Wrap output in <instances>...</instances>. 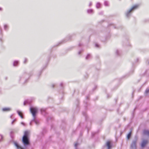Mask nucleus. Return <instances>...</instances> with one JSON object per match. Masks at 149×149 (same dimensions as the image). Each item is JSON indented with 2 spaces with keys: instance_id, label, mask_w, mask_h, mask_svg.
Wrapping results in <instances>:
<instances>
[{
  "instance_id": "nucleus-27",
  "label": "nucleus",
  "mask_w": 149,
  "mask_h": 149,
  "mask_svg": "<svg viewBox=\"0 0 149 149\" xmlns=\"http://www.w3.org/2000/svg\"><path fill=\"white\" fill-rule=\"evenodd\" d=\"M21 124L24 125H25V124L23 122H21Z\"/></svg>"
},
{
  "instance_id": "nucleus-5",
  "label": "nucleus",
  "mask_w": 149,
  "mask_h": 149,
  "mask_svg": "<svg viewBox=\"0 0 149 149\" xmlns=\"http://www.w3.org/2000/svg\"><path fill=\"white\" fill-rule=\"evenodd\" d=\"M148 141L147 140H144L143 141L141 145V147H144L148 143Z\"/></svg>"
},
{
  "instance_id": "nucleus-30",
  "label": "nucleus",
  "mask_w": 149,
  "mask_h": 149,
  "mask_svg": "<svg viewBox=\"0 0 149 149\" xmlns=\"http://www.w3.org/2000/svg\"><path fill=\"white\" fill-rule=\"evenodd\" d=\"M2 10V8L1 7H0V10Z\"/></svg>"
},
{
  "instance_id": "nucleus-23",
  "label": "nucleus",
  "mask_w": 149,
  "mask_h": 149,
  "mask_svg": "<svg viewBox=\"0 0 149 149\" xmlns=\"http://www.w3.org/2000/svg\"><path fill=\"white\" fill-rule=\"evenodd\" d=\"M3 138V136L2 135H0V141H1Z\"/></svg>"
},
{
  "instance_id": "nucleus-29",
  "label": "nucleus",
  "mask_w": 149,
  "mask_h": 149,
  "mask_svg": "<svg viewBox=\"0 0 149 149\" xmlns=\"http://www.w3.org/2000/svg\"><path fill=\"white\" fill-rule=\"evenodd\" d=\"M63 84V83H61L60 84V86H62V85Z\"/></svg>"
},
{
  "instance_id": "nucleus-31",
  "label": "nucleus",
  "mask_w": 149,
  "mask_h": 149,
  "mask_svg": "<svg viewBox=\"0 0 149 149\" xmlns=\"http://www.w3.org/2000/svg\"><path fill=\"white\" fill-rule=\"evenodd\" d=\"M12 115H11V116H10V118H12Z\"/></svg>"
},
{
  "instance_id": "nucleus-19",
  "label": "nucleus",
  "mask_w": 149,
  "mask_h": 149,
  "mask_svg": "<svg viewBox=\"0 0 149 149\" xmlns=\"http://www.w3.org/2000/svg\"><path fill=\"white\" fill-rule=\"evenodd\" d=\"M149 92V89H147L145 91V93H147Z\"/></svg>"
},
{
  "instance_id": "nucleus-11",
  "label": "nucleus",
  "mask_w": 149,
  "mask_h": 149,
  "mask_svg": "<svg viewBox=\"0 0 149 149\" xmlns=\"http://www.w3.org/2000/svg\"><path fill=\"white\" fill-rule=\"evenodd\" d=\"M96 6L97 8H100L101 6V4L99 2L97 3L96 4Z\"/></svg>"
},
{
  "instance_id": "nucleus-25",
  "label": "nucleus",
  "mask_w": 149,
  "mask_h": 149,
  "mask_svg": "<svg viewBox=\"0 0 149 149\" xmlns=\"http://www.w3.org/2000/svg\"><path fill=\"white\" fill-rule=\"evenodd\" d=\"M95 46L96 47H98L99 46V45L97 44H95Z\"/></svg>"
},
{
  "instance_id": "nucleus-3",
  "label": "nucleus",
  "mask_w": 149,
  "mask_h": 149,
  "mask_svg": "<svg viewBox=\"0 0 149 149\" xmlns=\"http://www.w3.org/2000/svg\"><path fill=\"white\" fill-rule=\"evenodd\" d=\"M139 6V5L136 4L133 6L129 10L127 11L126 13V16L129 17L130 15V13L133 10L137 8Z\"/></svg>"
},
{
  "instance_id": "nucleus-16",
  "label": "nucleus",
  "mask_w": 149,
  "mask_h": 149,
  "mask_svg": "<svg viewBox=\"0 0 149 149\" xmlns=\"http://www.w3.org/2000/svg\"><path fill=\"white\" fill-rule=\"evenodd\" d=\"M131 135V132H130L127 135V138L128 139H129Z\"/></svg>"
},
{
  "instance_id": "nucleus-12",
  "label": "nucleus",
  "mask_w": 149,
  "mask_h": 149,
  "mask_svg": "<svg viewBox=\"0 0 149 149\" xmlns=\"http://www.w3.org/2000/svg\"><path fill=\"white\" fill-rule=\"evenodd\" d=\"M87 12L88 13H92L93 12V10L92 9H88L87 10Z\"/></svg>"
},
{
  "instance_id": "nucleus-14",
  "label": "nucleus",
  "mask_w": 149,
  "mask_h": 149,
  "mask_svg": "<svg viewBox=\"0 0 149 149\" xmlns=\"http://www.w3.org/2000/svg\"><path fill=\"white\" fill-rule=\"evenodd\" d=\"M104 5L106 6H109V2L108 1H104Z\"/></svg>"
},
{
  "instance_id": "nucleus-18",
  "label": "nucleus",
  "mask_w": 149,
  "mask_h": 149,
  "mask_svg": "<svg viewBox=\"0 0 149 149\" xmlns=\"http://www.w3.org/2000/svg\"><path fill=\"white\" fill-rule=\"evenodd\" d=\"M28 103V101L27 100H26L24 101V105H25L26 104Z\"/></svg>"
},
{
  "instance_id": "nucleus-2",
  "label": "nucleus",
  "mask_w": 149,
  "mask_h": 149,
  "mask_svg": "<svg viewBox=\"0 0 149 149\" xmlns=\"http://www.w3.org/2000/svg\"><path fill=\"white\" fill-rule=\"evenodd\" d=\"M29 135V132L28 131H25L24 132V135L22 139V141L25 145H26L29 144V141L28 137Z\"/></svg>"
},
{
  "instance_id": "nucleus-20",
  "label": "nucleus",
  "mask_w": 149,
  "mask_h": 149,
  "mask_svg": "<svg viewBox=\"0 0 149 149\" xmlns=\"http://www.w3.org/2000/svg\"><path fill=\"white\" fill-rule=\"evenodd\" d=\"M16 120V119H14V120H13L12 121V122H11V124L12 125H13V123Z\"/></svg>"
},
{
  "instance_id": "nucleus-4",
  "label": "nucleus",
  "mask_w": 149,
  "mask_h": 149,
  "mask_svg": "<svg viewBox=\"0 0 149 149\" xmlns=\"http://www.w3.org/2000/svg\"><path fill=\"white\" fill-rule=\"evenodd\" d=\"M136 140H133L131 144V148L132 149H135L136 148Z\"/></svg>"
},
{
  "instance_id": "nucleus-1",
  "label": "nucleus",
  "mask_w": 149,
  "mask_h": 149,
  "mask_svg": "<svg viewBox=\"0 0 149 149\" xmlns=\"http://www.w3.org/2000/svg\"><path fill=\"white\" fill-rule=\"evenodd\" d=\"M30 111L33 117V121L36 124H38V121L36 119V114L38 111L37 108L36 107H31L30 108Z\"/></svg>"
},
{
  "instance_id": "nucleus-7",
  "label": "nucleus",
  "mask_w": 149,
  "mask_h": 149,
  "mask_svg": "<svg viewBox=\"0 0 149 149\" xmlns=\"http://www.w3.org/2000/svg\"><path fill=\"white\" fill-rule=\"evenodd\" d=\"M14 144L17 149H23L20 146L17 142H15Z\"/></svg>"
},
{
  "instance_id": "nucleus-15",
  "label": "nucleus",
  "mask_w": 149,
  "mask_h": 149,
  "mask_svg": "<svg viewBox=\"0 0 149 149\" xmlns=\"http://www.w3.org/2000/svg\"><path fill=\"white\" fill-rule=\"evenodd\" d=\"M91 55H90V54H88L87 56H86V59H88L89 58H90L91 57Z\"/></svg>"
},
{
  "instance_id": "nucleus-24",
  "label": "nucleus",
  "mask_w": 149,
  "mask_h": 149,
  "mask_svg": "<svg viewBox=\"0 0 149 149\" xmlns=\"http://www.w3.org/2000/svg\"><path fill=\"white\" fill-rule=\"evenodd\" d=\"M92 5V3L91 2H90V3H89V6H91Z\"/></svg>"
},
{
  "instance_id": "nucleus-17",
  "label": "nucleus",
  "mask_w": 149,
  "mask_h": 149,
  "mask_svg": "<svg viewBox=\"0 0 149 149\" xmlns=\"http://www.w3.org/2000/svg\"><path fill=\"white\" fill-rule=\"evenodd\" d=\"M8 28V26L6 24H5L4 25V28L5 29H6H6H7Z\"/></svg>"
},
{
  "instance_id": "nucleus-22",
  "label": "nucleus",
  "mask_w": 149,
  "mask_h": 149,
  "mask_svg": "<svg viewBox=\"0 0 149 149\" xmlns=\"http://www.w3.org/2000/svg\"><path fill=\"white\" fill-rule=\"evenodd\" d=\"M78 145V143H75L74 145L75 147L76 148V149L77 146Z\"/></svg>"
},
{
  "instance_id": "nucleus-10",
  "label": "nucleus",
  "mask_w": 149,
  "mask_h": 149,
  "mask_svg": "<svg viewBox=\"0 0 149 149\" xmlns=\"http://www.w3.org/2000/svg\"><path fill=\"white\" fill-rule=\"evenodd\" d=\"M17 113H18V114L19 115V116H20L21 118H23V117L22 115V113H21V112L20 111L18 110L17 111Z\"/></svg>"
},
{
  "instance_id": "nucleus-13",
  "label": "nucleus",
  "mask_w": 149,
  "mask_h": 149,
  "mask_svg": "<svg viewBox=\"0 0 149 149\" xmlns=\"http://www.w3.org/2000/svg\"><path fill=\"white\" fill-rule=\"evenodd\" d=\"M18 64V61H15L13 63V65L14 66H17Z\"/></svg>"
},
{
  "instance_id": "nucleus-21",
  "label": "nucleus",
  "mask_w": 149,
  "mask_h": 149,
  "mask_svg": "<svg viewBox=\"0 0 149 149\" xmlns=\"http://www.w3.org/2000/svg\"><path fill=\"white\" fill-rule=\"evenodd\" d=\"M27 61V59L26 58H25L24 60V63H25Z\"/></svg>"
},
{
  "instance_id": "nucleus-6",
  "label": "nucleus",
  "mask_w": 149,
  "mask_h": 149,
  "mask_svg": "<svg viewBox=\"0 0 149 149\" xmlns=\"http://www.w3.org/2000/svg\"><path fill=\"white\" fill-rule=\"evenodd\" d=\"M143 133L145 135L149 136V130H144L143 131Z\"/></svg>"
},
{
  "instance_id": "nucleus-26",
  "label": "nucleus",
  "mask_w": 149,
  "mask_h": 149,
  "mask_svg": "<svg viewBox=\"0 0 149 149\" xmlns=\"http://www.w3.org/2000/svg\"><path fill=\"white\" fill-rule=\"evenodd\" d=\"M116 53L117 54V55L118 54V50H116Z\"/></svg>"
},
{
  "instance_id": "nucleus-32",
  "label": "nucleus",
  "mask_w": 149,
  "mask_h": 149,
  "mask_svg": "<svg viewBox=\"0 0 149 149\" xmlns=\"http://www.w3.org/2000/svg\"><path fill=\"white\" fill-rule=\"evenodd\" d=\"M79 46H81V45H80V44H79Z\"/></svg>"
},
{
  "instance_id": "nucleus-9",
  "label": "nucleus",
  "mask_w": 149,
  "mask_h": 149,
  "mask_svg": "<svg viewBox=\"0 0 149 149\" xmlns=\"http://www.w3.org/2000/svg\"><path fill=\"white\" fill-rule=\"evenodd\" d=\"M11 109L10 108H4L2 109V110L3 111H10Z\"/></svg>"
},
{
  "instance_id": "nucleus-28",
  "label": "nucleus",
  "mask_w": 149,
  "mask_h": 149,
  "mask_svg": "<svg viewBox=\"0 0 149 149\" xmlns=\"http://www.w3.org/2000/svg\"><path fill=\"white\" fill-rule=\"evenodd\" d=\"M81 51H79V53H78L79 54H80V53H81Z\"/></svg>"
},
{
  "instance_id": "nucleus-8",
  "label": "nucleus",
  "mask_w": 149,
  "mask_h": 149,
  "mask_svg": "<svg viewBox=\"0 0 149 149\" xmlns=\"http://www.w3.org/2000/svg\"><path fill=\"white\" fill-rule=\"evenodd\" d=\"M106 145L108 147V149H110L111 148V146L109 141H107L106 143Z\"/></svg>"
}]
</instances>
